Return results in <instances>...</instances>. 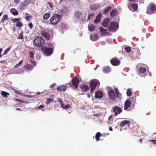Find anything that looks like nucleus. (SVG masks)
<instances>
[{"instance_id":"obj_1","label":"nucleus","mask_w":156,"mask_h":156,"mask_svg":"<svg viewBox=\"0 0 156 156\" xmlns=\"http://www.w3.org/2000/svg\"><path fill=\"white\" fill-rule=\"evenodd\" d=\"M61 16L60 15L57 14H54L50 19V23L52 25H56L61 19Z\"/></svg>"},{"instance_id":"obj_2","label":"nucleus","mask_w":156,"mask_h":156,"mask_svg":"<svg viewBox=\"0 0 156 156\" xmlns=\"http://www.w3.org/2000/svg\"><path fill=\"white\" fill-rule=\"evenodd\" d=\"M44 42V40L41 37H36L34 39L33 43L36 47H39L43 45Z\"/></svg>"},{"instance_id":"obj_3","label":"nucleus","mask_w":156,"mask_h":156,"mask_svg":"<svg viewBox=\"0 0 156 156\" xmlns=\"http://www.w3.org/2000/svg\"><path fill=\"white\" fill-rule=\"evenodd\" d=\"M156 12V6L153 3L150 4L147 7V13L151 14Z\"/></svg>"},{"instance_id":"obj_4","label":"nucleus","mask_w":156,"mask_h":156,"mask_svg":"<svg viewBox=\"0 0 156 156\" xmlns=\"http://www.w3.org/2000/svg\"><path fill=\"white\" fill-rule=\"evenodd\" d=\"M80 77L77 76L72 80V87L75 89H76L79 85L80 81Z\"/></svg>"},{"instance_id":"obj_5","label":"nucleus","mask_w":156,"mask_h":156,"mask_svg":"<svg viewBox=\"0 0 156 156\" xmlns=\"http://www.w3.org/2000/svg\"><path fill=\"white\" fill-rule=\"evenodd\" d=\"M42 51L46 56H50L53 53V48L43 47L42 48Z\"/></svg>"},{"instance_id":"obj_6","label":"nucleus","mask_w":156,"mask_h":156,"mask_svg":"<svg viewBox=\"0 0 156 156\" xmlns=\"http://www.w3.org/2000/svg\"><path fill=\"white\" fill-rule=\"evenodd\" d=\"M100 83L98 80L96 79H93L91 81L90 84V87L91 88L90 91L91 93L92 92L93 90L97 86H99Z\"/></svg>"},{"instance_id":"obj_7","label":"nucleus","mask_w":156,"mask_h":156,"mask_svg":"<svg viewBox=\"0 0 156 156\" xmlns=\"http://www.w3.org/2000/svg\"><path fill=\"white\" fill-rule=\"evenodd\" d=\"M119 27V24L117 22L111 23L109 27L108 30L110 31L115 32L118 29Z\"/></svg>"},{"instance_id":"obj_8","label":"nucleus","mask_w":156,"mask_h":156,"mask_svg":"<svg viewBox=\"0 0 156 156\" xmlns=\"http://www.w3.org/2000/svg\"><path fill=\"white\" fill-rule=\"evenodd\" d=\"M108 94L109 98L112 100H115V95L113 89L111 87L108 88Z\"/></svg>"},{"instance_id":"obj_9","label":"nucleus","mask_w":156,"mask_h":156,"mask_svg":"<svg viewBox=\"0 0 156 156\" xmlns=\"http://www.w3.org/2000/svg\"><path fill=\"white\" fill-rule=\"evenodd\" d=\"M113 111L115 113V116H116L122 112V109L119 107L116 106L113 108Z\"/></svg>"},{"instance_id":"obj_10","label":"nucleus","mask_w":156,"mask_h":156,"mask_svg":"<svg viewBox=\"0 0 156 156\" xmlns=\"http://www.w3.org/2000/svg\"><path fill=\"white\" fill-rule=\"evenodd\" d=\"M41 34L47 40L50 39V35L48 33L46 32L44 30H42L41 31Z\"/></svg>"},{"instance_id":"obj_11","label":"nucleus","mask_w":156,"mask_h":156,"mask_svg":"<svg viewBox=\"0 0 156 156\" xmlns=\"http://www.w3.org/2000/svg\"><path fill=\"white\" fill-rule=\"evenodd\" d=\"M128 7L129 9L131 11H135L137 10L138 5L137 4H135L131 5H129Z\"/></svg>"},{"instance_id":"obj_12","label":"nucleus","mask_w":156,"mask_h":156,"mask_svg":"<svg viewBox=\"0 0 156 156\" xmlns=\"http://www.w3.org/2000/svg\"><path fill=\"white\" fill-rule=\"evenodd\" d=\"M111 64L114 66H117L119 64L120 61L117 59L113 58L110 60Z\"/></svg>"},{"instance_id":"obj_13","label":"nucleus","mask_w":156,"mask_h":156,"mask_svg":"<svg viewBox=\"0 0 156 156\" xmlns=\"http://www.w3.org/2000/svg\"><path fill=\"white\" fill-rule=\"evenodd\" d=\"M103 96V93L101 91H97L95 93V97L96 98L100 99Z\"/></svg>"},{"instance_id":"obj_14","label":"nucleus","mask_w":156,"mask_h":156,"mask_svg":"<svg viewBox=\"0 0 156 156\" xmlns=\"http://www.w3.org/2000/svg\"><path fill=\"white\" fill-rule=\"evenodd\" d=\"M67 87L66 85H62L58 87L57 89L58 91H64L67 89Z\"/></svg>"},{"instance_id":"obj_15","label":"nucleus","mask_w":156,"mask_h":156,"mask_svg":"<svg viewBox=\"0 0 156 156\" xmlns=\"http://www.w3.org/2000/svg\"><path fill=\"white\" fill-rule=\"evenodd\" d=\"M110 19L108 18L105 19L102 23L103 26L105 27H107L110 24Z\"/></svg>"},{"instance_id":"obj_16","label":"nucleus","mask_w":156,"mask_h":156,"mask_svg":"<svg viewBox=\"0 0 156 156\" xmlns=\"http://www.w3.org/2000/svg\"><path fill=\"white\" fill-rule=\"evenodd\" d=\"M131 104V101L128 100H127L125 103L124 109L126 110L127 109L130 107Z\"/></svg>"},{"instance_id":"obj_17","label":"nucleus","mask_w":156,"mask_h":156,"mask_svg":"<svg viewBox=\"0 0 156 156\" xmlns=\"http://www.w3.org/2000/svg\"><path fill=\"white\" fill-rule=\"evenodd\" d=\"M24 68L27 70H31L33 68L32 66L27 63H26L24 65Z\"/></svg>"},{"instance_id":"obj_18","label":"nucleus","mask_w":156,"mask_h":156,"mask_svg":"<svg viewBox=\"0 0 156 156\" xmlns=\"http://www.w3.org/2000/svg\"><path fill=\"white\" fill-rule=\"evenodd\" d=\"M82 13L80 11H76L74 14V16L77 19L80 18L82 15Z\"/></svg>"},{"instance_id":"obj_19","label":"nucleus","mask_w":156,"mask_h":156,"mask_svg":"<svg viewBox=\"0 0 156 156\" xmlns=\"http://www.w3.org/2000/svg\"><path fill=\"white\" fill-rule=\"evenodd\" d=\"M95 26L93 24L89 23L88 25V29L90 32L93 31L95 29Z\"/></svg>"},{"instance_id":"obj_20","label":"nucleus","mask_w":156,"mask_h":156,"mask_svg":"<svg viewBox=\"0 0 156 156\" xmlns=\"http://www.w3.org/2000/svg\"><path fill=\"white\" fill-rule=\"evenodd\" d=\"M31 0H25L22 4V8L24 9L30 2Z\"/></svg>"},{"instance_id":"obj_21","label":"nucleus","mask_w":156,"mask_h":156,"mask_svg":"<svg viewBox=\"0 0 156 156\" xmlns=\"http://www.w3.org/2000/svg\"><path fill=\"white\" fill-rule=\"evenodd\" d=\"M129 121L128 120H124L123 121H122L120 124V127H124L126 125H129Z\"/></svg>"},{"instance_id":"obj_22","label":"nucleus","mask_w":156,"mask_h":156,"mask_svg":"<svg viewBox=\"0 0 156 156\" xmlns=\"http://www.w3.org/2000/svg\"><path fill=\"white\" fill-rule=\"evenodd\" d=\"M90 38L91 40L95 41L98 39V36L96 34L93 35H91L90 36Z\"/></svg>"},{"instance_id":"obj_23","label":"nucleus","mask_w":156,"mask_h":156,"mask_svg":"<svg viewBox=\"0 0 156 156\" xmlns=\"http://www.w3.org/2000/svg\"><path fill=\"white\" fill-rule=\"evenodd\" d=\"M80 88L82 90L87 91L88 89V87L87 85H81L80 86Z\"/></svg>"},{"instance_id":"obj_24","label":"nucleus","mask_w":156,"mask_h":156,"mask_svg":"<svg viewBox=\"0 0 156 156\" xmlns=\"http://www.w3.org/2000/svg\"><path fill=\"white\" fill-rule=\"evenodd\" d=\"M10 12L14 15H16L18 13V11L17 10L14 8H12L10 10Z\"/></svg>"},{"instance_id":"obj_25","label":"nucleus","mask_w":156,"mask_h":156,"mask_svg":"<svg viewBox=\"0 0 156 156\" xmlns=\"http://www.w3.org/2000/svg\"><path fill=\"white\" fill-rule=\"evenodd\" d=\"M1 94L4 98H7L8 97V95H9V94L6 92L2 91L1 92Z\"/></svg>"},{"instance_id":"obj_26","label":"nucleus","mask_w":156,"mask_h":156,"mask_svg":"<svg viewBox=\"0 0 156 156\" xmlns=\"http://www.w3.org/2000/svg\"><path fill=\"white\" fill-rule=\"evenodd\" d=\"M99 29L102 33V34L105 35L106 34L107 30L104 29L102 27H100Z\"/></svg>"},{"instance_id":"obj_27","label":"nucleus","mask_w":156,"mask_h":156,"mask_svg":"<svg viewBox=\"0 0 156 156\" xmlns=\"http://www.w3.org/2000/svg\"><path fill=\"white\" fill-rule=\"evenodd\" d=\"M103 71L105 73H108L110 72L111 68L109 66H107L104 68Z\"/></svg>"},{"instance_id":"obj_28","label":"nucleus","mask_w":156,"mask_h":156,"mask_svg":"<svg viewBox=\"0 0 156 156\" xmlns=\"http://www.w3.org/2000/svg\"><path fill=\"white\" fill-rule=\"evenodd\" d=\"M50 16V14L48 13H46L44 14L43 18L44 20H47L49 18Z\"/></svg>"},{"instance_id":"obj_29","label":"nucleus","mask_w":156,"mask_h":156,"mask_svg":"<svg viewBox=\"0 0 156 156\" xmlns=\"http://www.w3.org/2000/svg\"><path fill=\"white\" fill-rule=\"evenodd\" d=\"M61 107L63 109L66 110H67L69 108H71L70 106L68 104L66 105H63Z\"/></svg>"},{"instance_id":"obj_30","label":"nucleus","mask_w":156,"mask_h":156,"mask_svg":"<svg viewBox=\"0 0 156 156\" xmlns=\"http://www.w3.org/2000/svg\"><path fill=\"white\" fill-rule=\"evenodd\" d=\"M8 15L5 14L3 16V18L1 20V22H4L5 20H8Z\"/></svg>"},{"instance_id":"obj_31","label":"nucleus","mask_w":156,"mask_h":156,"mask_svg":"<svg viewBox=\"0 0 156 156\" xmlns=\"http://www.w3.org/2000/svg\"><path fill=\"white\" fill-rule=\"evenodd\" d=\"M115 91V92L116 97L117 98L120 97V94L117 88H115L114 89Z\"/></svg>"},{"instance_id":"obj_32","label":"nucleus","mask_w":156,"mask_h":156,"mask_svg":"<svg viewBox=\"0 0 156 156\" xmlns=\"http://www.w3.org/2000/svg\"><path fill=\"white\" fill-rule=\"evenodd\" d=\"M99 6V5H93L90 6V8L94 10L97 9Z\"/></svg>"},{"instance_id":"obj_33","label":"nucleus","mask_w":156,"mask_h":156,"mask_svg":"<svg viewBox=\"0 0 156 156\" xmlns=\"http://www.w3.org/2000/svg\"><path fill=\"white\" fill-rule=\"evenodd\" d=\"M126 94L129 97L132 95V92L130 89L129 88L128 89L126 92Z\"/></svg>"},{"instance_id":"obj_34","label":"nucleus","mask_w":156,"mask_h":156,"mask_svg":"<svg viewBox=\"0 0 156 156\" xmlns=\"http://www.w3.org/2000/svg\"><path fill=\"white\" fill-rule=\"evenodd\" d=\"M101 134L100 132H98L96 134L95 138L97 141L99 140V137L101 136Z\"/></svg>"},{"instance_id":"obj_35","label":"nucleus","mask_w":156,"mask_h":156,"mask_svg":"<svg viewBox=\"0 0 156 156\" xmlns=\"http://www.w3.org/2000/svg\"><path fill=\"white\" fill-rule=\"evenodd\" d=\"M146 71V69L143 67H141L139 69V72L140 73H145Z\"/></svg>"},{"instance_id":"obj_36","label":"nucleus","mask_w":156,"mask_h":156,"mask_svg":"<svg viewBox=\"0 0 156 156\" xmlns=\"http://www.w3.org/2000/svg\"><path fill=\"white\" fill-rule=\"evenodd\" d=\"M16 26L18 27H20L23 26V24L21 22L19 21L18 22Z\"/></svg>"},{"instance_id":"obj_37","label":"nucleus","mask_w":156,"mask_h":156,"mask_svg":"<svg viewBox=\"0 0 156 156\" xmlns=\"http://www.w3.org/2000/svg\"><path fill=\"white\" fill-rule=\"evenodd\" d=\"M111 9V7H109L107 9H106L104 10V12L105 14H106L109 12Z\"/></svg>"},{"instance_id":"obj_38","label":"nucleus","mask_w":156,"mask_h":156,"mask_svg":"<svg viewBox=\"0 0 156 156\" xmlns=\"http://www.w3.org/2000/svg\"><path fill=\"white\" fill-rule=\"evenodd\" d=\"M125 50L128 53L130 52L131 51V48L128 47H126L125 48Z\"/></svg>"},{"instance_id":"obj_39","label":"nucleus","mask_w":156,"mask_h":156,"mask_svg":"<svg viewBox=\"0 0 156 156\" xmlns=\"http://www.w3.org/2000/svg\"><path fill=\"white\" fill-rule=\"evenodd\" d=\"M58 101L60 104L61 107L64 105L62 99L60 98H57Z\"/></svg>"},{"instance_id":"obj_40","label":"nucleus","mask_w":156,"mask_h":156,"mask_svg":"<svg viewBox=\"0 0 156 156\" xmlns=\"http://www.w3.org/2000/svg\"><path fill=\"white\" fill-rule=\"evenodd\" d=\"M58 101L60 104L61 107L64 105L62 99L60 98H57Z\"/></svg>"},{"instance_id":"obj_41","label":"nucleus","mask_w":156,"mask_h":156,"mask_svg":"<svg viewBox=\"0 0 156 156\" xmlns=\"http://www.w3.org/2000/svg\"><path fill=\"white\" fill-rule=\"evenodd\" d=\"M23 69L21 68H19L16 70V73L19 74L21 73V71H22Z\"/></svg>"},{"instance_id":"obj_42","label":"nucleus","mask_w":156,"mask_h":156,"mask_svg":"<svg viewBox=\"0 0 156 156\" xmlns=\"http://www.w3.org/2000/svg\"><path fill=\"white\" fill-rule=\"evenodd\" d=\"M67 27V24L65 22H63L62 23V27L63 28H66Z\"/></svg>"},{"instance_id":"obj_43","label":"nucleus","mask_w":156,"mask_h":156,"mask_svg":"<svg viewBox=\"0 0 156 156\" xmlns=\"http://www.w3.org/2000/svg\"><path fill=\"white\" fill-rule=\"evenodd\" d=\"M23 33H21L18 36L17 38L19 39H23Z\"/></svg>"},{"instance_id":"obj_44","label":"nucleus","mask_w":156,"mask_h":156,"mask_svg":"<svg viewBox=\"0 0 156 156\" xmlns=\"http://www.w3.org/2000/svg\"><path fill=\"white\" fill-rule=\"evenodd\" d=\"M20 20V18H15L13 19V21L14 22H18V21H19Z\"/></svg>"},{"instance_id":"obj_45","label":"nucleus","mask_w":156,"mask_h":156,"mask_svg":"<svg viewBox=\"0 0 156 156\" xmlns=\"http://www.w3.org/2000/svg\"><path fill=\"white\" fill-rule=\"evenodd\" d=\"M53 100V99H49V98H47V101L45 103L47 104H49L51 102V101H52Z\"/></svg>"},{"instance_id":"obj_46","label":"nucleus","mask_w":156,"mask_h":156,"mask_svg":"<svg viewBox=\"0 0 156 156\" xmlns=\"http://www.w3.org/2000/svg\"><path fill=\"white\" fill-rule=\"evenodd\" d=\"M13 90H14V91H15V93H17L19 95H23V94L21 93L20 92L18 91L17 90H15V89H13Z\"/></svg>"},{"instance_id":"obj_47","label":"nucleus","mask_w":156,"mask_h":156,"mask_svg":"<svg viewBox=\"0 0 156 156\" xmlns=\"http://www.w3.org/2000/svg\"><path fill=\"white\" fill-rule=\"evenodd\" d=\"M116 13V12L115 10H112L110 12V15L112 16V15H115Z\"/></svg>"},{"instance_id":"obj_48","label":"nucleus","mask_w":156,"mask_h":156,"mask_svg":"<svg viewBox=\"0 0 156 156\" xmlns=\"http://www.w3.org/2000/svg\"><path fill=\"white\" fill-rule=\"evenodd\" d=\"M29 54L31 58H32L34 57V54L32 51H30Z\"/></svg>"},{"instance_id":"obj_49","label":"nucleus","mask_w":156,"mask_h":156,"mask_svg":"<svg viewBox=\"0 0 156 156\" xmlns=\"http://www.w3.org/2000/svg\"><path fill=\"white\" fill-rule=\"evenodd\" d=\"M100 19L99 18H96V19L94 20V22L95 23H98L100 22Z\"/></svg>"},{"instance_id":"obj_50","label":"nucleus","mask_w":156,"mask_h":156,"mask_svg":"<svg viewBox=\"0 0 156 156\" xmlns=\"http://www.w3.org/2000/svg\"><path fill=\"white\" fill-rule=\"evenodd\" d=\"M24 96L26 97L29 98H32L34 97V96H33L32 95H25Z\"/></svg>"},{"instance_id":"obj_51","label":"nucleus","mask_w":156,"mask_h":156,"mask_svg":"<svg viewBox=\"0 0 156 156\" xmlns=\"http://www.w3.org/2000/svg\"><path fill=\"white\" fill-rule=\"evenodd\" d=\"M30 29H32L33 26V24L31 23H30L28 25Z\"/></svg>"},{"instance_id":"obj_52","label":"nucleus","mask_w":156,"mask_h":156,"mask_svg":"<svg viewBox=\"0 0 156 156\" xmlns=\"http://www.w3.org/2000/svg\"><path fill=\"white\" fill-rule=\"evenodd\" d=\"M149 142H152L154 144H156V140H151L149 141Z\"/></svg>"},{"instance_id":"obj_53","label":"nucleus","mask_w":156,"mask_h":156,"mask_svg":"<svg viewBox=\"0 0 156 156\" xmlns=\"http://www.w3.org/2000/svg\"><path fill=\"white\" fill-rule=\"evenodd\" d=\"M31 16L30 15L28 16H26V17L25 18L27 21H29V18Z\"/></svg>"},{"instance_id":"obj_54","label":"nucleus","mask_w":156,"mask_h":156,"mask_svg":"<svg viewBox=\"0 0 156 156\" xmlns=\"http://www.w3.org/2000/svg\"><path fill=\"white\" fill-rule=\"evenodd\" d=\"M44 107V106L43 105H41L37 107V108L38 109H41L42 108Z\"/></svg>"},{"instance_id":"obj_55","label":"nucleus","mask_w":156,"mask_h":156,"mask_svg":"<svg viewBox=\"0 0 156 156\" xmlns=\"http://www.w3.org/2000/svg\"><path fill=\"white\" fill-rule=\"evenodd\" d=\"M101 13H100V14H99L97 16L96 18H99L100 19V18H101Z\"/></svg>"},{"instance_id":"obj_56","label":"nucleus","mask_w":156,"mask_h":156,"mask_svg":"<svg viewBox=\"0 0 156 156\" xmlns=\"http://www.w3.org/2000/svg\"><path fill=\"white\" fill-rule=\"evenodd\" d=\"M132 102H134L135 101V98L134 97H132L130 98Z\"/></svg>"},{"instance_id":"obj_57","label":"nucleus","mask_w":156,"mask_h":156,"mask_svg":"<svg viewBox=\"0 0 156 156\" xmlns=\"http://www.w3.org/2000/svg\"><path fill=\"white\" fill-rule=\"evenodd\" d=\"M55 86V84L54 83L50 86L51 88H53Z\"/></svg>"},{"instance_id":"obj_58","label":"nucleus","mask_w":156,"mask_h":156,"mask_svg":"<svg viewBox=\"0 0 156 156\" xmlns=\"http://www.w3.org/2000/svg\"><path fill=\"white\" fill-rule=\"evenodd\" d=\"M20 0H14V2L16 4L18 3L19 2Z\"/></svg>"},{"instance_id":"obj_59","label":"nucleus","mask_w":156,"mask_h":156,"mask_svg":"<svg viewBox=\"0 0 156 156\" xmlns=\"http://www.w3.org/2000/svg\"><path fill=\"white\" fill-rule=\"evenodd\" d=\"M30 62H31L32 64L34 65V66L36 65V62L34 61H30Z\"/></svg>"},{"instance_id":"obj_60","label":"nucleus","mask_w":156,"mask_h":156,"mask_svg":"<svg viewBox=\"0 0 156 156\" xmlns=\"http://www.w3.org/2000/svg\"><path fill=\"white\" fill-rule=\"evenodd\" d=\"M7 51H6L5 50L3 54H2V55H6L7 53Z\"/></svg>"},{"instance_id":"obj_61","label":"nucleus","mask_w":156,"mask_h":156,"mask_svg":"<svg viewBox=\"0 0 156 156\" xmlns=\"http://www.w3.org/2000/svg\"><path fill=\"white\" fill-rule=\"evenodd\" d=\"M23 63V61H20L18 64H17V65L18 66H20V65H21V64H22Z\"/></svg>"},{"instance_id":"obj_62","label":"nucleus","mask_w":156,"mask_h":156,"mask_svg":"<svg viewBox=\"0 0 156 156\" xmlns=\"http://www.w3.org/2000/svg\"><path fill=\"white\" fill-rule=\"evenodd\" d=\"M112 115H110L108 118V120H111V119L112 118Z\"/></svg>"},{"instance_id":"obj_63","label":"nucleus","mask_w":156,"mask_h":156,"mask_svg":"<svg viewBox=\"0 0 156 156\" xmlns=\"http://www.w3.org/2000/svg\"><path fill=\"white\" fill-rule=\"evenodd\" d=\"M92 17L91 16H90V14H89L88 15V17L87 20H89Z\"/></svg>"},{"instance_id":"obj_64","label":"nucleus","mask_w":156,"mask_h":156,"mask_svg":"<svg viewBox=\"0 0 156 156\" xmlns=\"http://www.w3.org/2000/svg\"><path fill=\"white\" fill-rule=\"evenodd\" d=\"M10 48H7L6 50H5L7 51L8 52L9 51H10Z\"/></svg>"}]
</instances>
